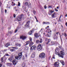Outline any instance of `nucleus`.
<instances>
[{
  "label": "nucleus",
  "mask_w": 67,
  "mask_h": 67,
  "mask_svg": "<svg viewBox=\"0 0 67 67\" xmlns=\"http://www.w3.org/2000/svg\"><path fill=\"white\" fill-rule=\"evenodd\" d=\"M65 16H67V14H66L65 15Z\"/></svg>",
  "instance_id": "obj_60"
},
{
  "label": "nucleus",
  "mask_w": 67,
  "mask_h": 67,
  "mask_svg": "<svg viewBox=\"0 0 67 67\" xmlns=\"http://www.w3.org/2000/svg\"><path fill=\"white\" fill-rule=\"evenodd\" d=\"M35 19H36V20H37V18H36V16H35Z\"/></svg>",
  "instance_id": "obj_53"
},
{
  "label": "nucleus",
  "mask_w": 67,
  "mask_h": 67,
  "mask_svg": "<svg viewBox=\"0 0 67 67\" xmlns=\"http://www.w3.org/2000/svg\"><path fill=\"white\" fill-rule=\"evenodd\" d=\"M55 16L54 15L52 14V18H54V17Z\"/></svg>",
  "instance_id": "obj_41"
},
{
  "label": "nucleus",
  "mask_w": 67,
  "mask_h": 67,
  "mask_svg": "<svg viewBox=\"0 0 67 67\" xmlns=\"http://www.w3.org/2000/svg\"><path fill=\"white\" fill-rule=\"evenodd\" d=\"M9 46V43H7L5 45V46L6 47H8V46Z\"/></svg>",
  "instance_id": "obj_22"
},
{
  "label": "nucleus",
  "mask_w": 67,
  "mask_h": 67,
  "mask_svg": "<svg viewBox=\"0 0 67 67\" xmlns=\"http://www.w3.org/2000/svg\"><path fill=\"white\" fill-rule=\"evenodd\" d=\"M36 43L37 44H38V43H40V41H39V40H36Z\"/></svg>",
  "instance_id": "obj_20"
},
{
  "label": "nucleus",
  "mask_w": 67,
  "mask_h": 67,
  "mask_svg": "<svg viewBox=\"0 0 67 67\" xmlns=\"http://www.w3.org/2000/svg\"><path fill=\"white\" fill-rule=\"evenodd\" d=\"M45 54L44 53H41L39 55V58H45Z\"/></svg>",
  "instance_id": "obj_3"
},
{
  "label": "nucleus",
  "mask_w": 67,
  "mask_h": 67,
  "mask_svg": "<svg viewBox=\"0 0 67 67\" xmlns=\"http://www.w3.org/2000/svg\"><path fill=\"white\" fill-rule=\"evenodd\" d=\"M35 52H34L31 55V57L32 58H34V57H35Z\"/></svg>",
  "instance_id": "obj_15"
},
{
  "label": "nucleus",
  "mask_w": 67,
  "mask_h": 67,
  "mask_svg": "<svg viewBox=\"0 0 67 67\" xmlns=\"http://www.w3.org/2000/svg\"><path fill=\"white\" fill-rule=\"evenodd\" d=\"M64 36H65V37L67 36V35L66 34V33H64Z\"/></svg>",
  "instance_id": "obj_35"
},
{
  "label": "nucleus",
  "mask_w": 67,
  "mask_h": 67,
  "mask_svg": "<svg viewBox=\"0 0 67 67\" xmlns=\"http://www.w3.org/2000/svg\"><path fill=\"white\" fill-rule=\"evenodd\" d=\"M55 11H57V12L58 11V10H57V9L56 8H55Z\"/></svg>",
  "instance_id": "obj_42"
},
{
  "label": "nucleus",
  "mask_w": 67,
  "mask_h": 67,
  "mask_svg": "<svg viewBox=\"0 0 67 67\" xmlns=\"http://www.w3.org/2000/svg\"><path fill=\"white\" fill-rule=\"evenodd\" d=\"M25 56H26V57H27V55H26Z\"/></svg>",
  "instance_id": "obj_63"
},
{
  "label": "nucleus",
  "mask_w": 67,
  "mask_h": 67,
  "mask_svg": "<svg viewBox=\"0 0 67 67\" xmlns=\"http://www.w3.org/2000/svg\"><path fill=\"white\" fill-rule=\"evenodd\" d=\"M45 61H44V60H43V61H42V63H43V62H44Z\"/></svg>",
  "instance_id": "obj_61"
},
{
  "label": "nucleus",
  "mask_w": 67,
  "mask_h": 67,
  "mask_svg": "<svg viewBox=\"0 0 67 67\" xmlns=\"http://www.w3.org/2000/svg\"><path fill=\"white\" fill-rule=\"evenodd\" d=\"M1 63H3V57L2 58H1Z\"/></svg>",
  "instance_id": "obj_23"
},
{
  "label": "nucleus",
  "mask_w": 67,
  "mask_h": 67,
  "mask_svg": "<svg viewBox=\"0 0 67 67\" xmlns=\"http://www.w3.org/2000/svg\"><path fill=\"white\" fill-rule=\"evenodd\" d=\"M1 5H2V3L1 2L0 3V6L1 7Z\"/></svg>",
  "instance_id": "obj_43"
},
{
  "label": "nucleus",
  "mask_w": 67,
  "mask_h": 67,
  "mask_svg": "<svg viewBox=\"0 0 67 67\" xmlns=\"http://www.w3.org/2000/svg\"><path fill=\"white\" fill-rule=\"evenodd\" d=\"M4 52H5V51H7V49H5L4 50Z\"/></svg>",
  "instance_id": "obj_54"
},
{
  "label": "nucleus",
  "mask_w": 67,
  "mask_h": 67,
  "mask_svg": "<svg viewBox=\"0 0 67 67\" xmlns=\"http://www.w3.org/2000/svg\"><path fill=\"white\" fill-rule=\"evenodd\" d=\"M34 30V29H32V31H31V32H29V35H31L32 34V31H33V30Z\"/></svg>",
  "instance_id": "obj_16"
},
{
  "label": "nucleus",
  "mask_w": 67,
  "mask_h": 67,
  "mask_svg": "<svg viewBox=\"0 0 67 67\" xmlns=\"http://www.w3.org/2000/svg\"><path fill=\"white\" fill-rule=\"evenodd\" d=\"M26 44L25 45V46H26V45H28V44H29V43H30V41H26Z\"/></svg>",
  "instance_id": "obj_17"
},
{
  "label": "nucleus",
  "mask_w": 67,
  "mask_h": 67,
  "mask_svg": "<svg viewBox=\"0 0 67 67\" xmlns=\"http://www.w3.org/2000/svg\"><path fill=\"white\" fill-rule=\"evenodd\" d=\"M5 13H6L7 12V10H5Z\"/></svg>",
  "instance_id": "obj_52"
},
{
  "label": "nucleus",
  "mask_w": 67,
  "mask_h": 67,
  "mask_svg": "<svg viewBox=\"0 0 67 67\" xmlns=\"http://www.w3.org/2000/svg\"><path fill=\"white\" fill-rule=\"evenodd\" d=\"M36 48V47L35 46H33L30 48V50H35Z\"/></svg>",
  "instance_id": "obj_9"
},
{
  "label": "nucleus",
  "mask_w": 67,
  "mask_h": 67,
  "mask_svg": "<svg viewBox=\"0 0 67 67\" xmlns=\"http://www.w3.org/2000/svg\"><path fill=\"white\" fill-rule=\"evenodd\" d=\"M36 21L37 22H38V20H37V19H36Z\"/></svg>",
  "instance_id": "obj_62"
},
{
  "label": "nucleus",
  "mask_w": 67,
  "mask_h": 67,
  "mask_svg": "<svg viewBox=\"0 0 67 67\" xmlns=\"http://www.w3.org/2000/svg\"><path fill=\"white\" fill-rule=\"evenodd\" d=\"M43 41H42V39L41 38L40 39V40L39 41L40 43H42Z\"/></svg>",
  "instance_id": "obj_21"
},
{
  "label": "nucleus",
  "mask_w": 67,
  "mask_h": 67,
  "mask_svg": "<svg viewBox=\"0 0 67 67\" xmlns=\"http://www.w3.org/2000/svg\"><path fill=\"white\" fill-rule=\"evenodd\" d=\"M12 59L11 58H10V59H9V60L10 62H12Z\"/></svg>",
  "instance_id": "obj_26"
},
{
  "label": "nucleus",
  "mask_w": 67,
  "mask_h": 67,
  "mask_svg": "<svg viewBox=\"0 0 67 67\" xmlns=\"http://www.w3.org/2000/svg\"><path fill=\"white\" fill-rule=\"evenodd\" d=\"M53 38L54 40H55V39H56V38H57V36H56V35H54L53 36Z\"/></svg>",
  "instance_id": "obj_19"
},
{
  "label": "nucleus",
  "mask_w": 67,
  "mask_h": 67,
  "mask_svg": "<svg viewBox=\"0 0 67 67\" xmlns=\"http://www.w3.org/2000/svg\"><path fill=\"white\" fill-rule=\"evenodd\" d=\"M33 11L34 14H35V13H36V12L35 11V10H34Z\"/></svg>",
  "instance_id": "obj_25"
},
{
  "label": "nucleus",
  "mask_w": 67,
  "mask_h": 67,
  "mask_svg": "<svg viewBox=\"0 0 67 67\" xmlns=\"http://www.w3.org/2000/svg\"><path fill=\"white\" fill-rule=\"evenodd\" d=\"M65 25L66 26H67V23L66 22L65 23Z\"/></svg>",
  "instance_id": "obj_50"
},
{
  "label": "nucleus",
  "mask_w": 67,
  "mask_h": 67,
  "mask_svg": "<svg viewBox=\"0 0 67 67\" xmlns=\"http://www.w3.org/2000/svg\"><path fill=\"white\" fill-rule=\"evenodd\" d=\"M29 40H30V41L31 42H30V44H29V46L30 47H31L32 46V45L33 44V42H32V38L31 37H30L29 38Z\"/></svg>",
  "instance_id": "obj_7"
},
{
  "label": "nucleus",
  "mask_w": 67,
  "mask_h": 67,
  "mask_svg": "<svg viewBox=\"0 0 67 67\" xmlns=\"http://www.w3.org/2000/svg\"><path fill=\"white\" fill-rule=\"evenodd\" d=\"M15 3H14L13 4H12V5L13 6V5H15Z\"/></svg>",
  "instance_id": "obj_39"
},
{
  "label": "nucleus",
  "mask_w": 67,
  "mask_h": 67,
  "mask_svg": "<svg viewBox=\"0 0 67 67\" xmlns=\"http://www.w3.org/2000/svg\"><path fill=\"white\" fill-rule=\"evenodd\" d=\"M34 62H35V60H33L32 61V63H34Z\"/></svg>",
  "instance_id": "obj_31"
},
{
  "label": "nucleus",
  "mask_w": 67,
  "mask_h": 67,
  "mask_svg": "<svg viewBox=\"0 0 67 67\" xmlns=\"http://www.w3.org/2000/svg\"><path fill=\"white\" fill-rule=\"evenodd\" d=\"M50 23L49 22H46V24H49Z\"/></svg>",
  "instance_id": "obj_33"
},
{
  "label": "nucleus",
  "mask_w": 67,
  "mask_h": 67,
  "mask_svg": "<svg viewBox=\"0 0 67 67\" xmlns=\"http://www.w3.org/2000/svg\"><path fill=\"white\" fill-rule=\"evenodd\" d=\"M59 8V6H58L57 7V8L58 9Z\"/></svg>",
  "instance_id": "obj_57"
},
{
  "label": "nucleus",
  "mask_w": 67,
  "mask_h": 67,
  "mask_svg": "<svg viewBox=\"0 0 67 67\" xmlns=\"http://www.w3.org/2000/svg\"><path fill=\"white\" fill-rule=\"evenodd\" d=\"M59 63L56 62L54 63V66H56V67H58L59 66Z\"/></svg>",
  "instance_id": "obj_10"
},
{
  "label": "nucleus",
  "mask_w": 67,
  "mask_h": 67,
  "mask_svg": "<svg viewBox=\"0 0 67 67\" xmlns=\"http://www.w3.org/2000/svg\"><path fill=\"white\" fill-rule=\"evenodd\" d=\"M25 63L23 62L22 64V66L23 67H27L26 66H25Z\"/></svg>",
  "instance_id": "obj_14"
},
{
  "label": "nucleus",
  "mask_w": 67,
  "mask_h": 67,
  "mask_svg": "<svg viewBox=\"0 0 67 67\" xmlns=\"http://www.w3.org/2000/svg\"><path fill=\"white\" fill-rule=\"evenodd\" d=\"M59 48H57L55 50V53L56 55H58L59 57H60L63 58H64V55L65 53L64 52L61 51V54L59 53V51H58Z\"/></svg>",
  "instance_id": "obj_2"
},
{
  "label": "nucleus",
  "mask_w": 67,
  "mask_h": 67,
  "mask_svg": "<svg viewBox=\"0 0 67 67\" xmlns=\"http://www.w3.org/2000/svg\"><path fill=\"white\" fill-rule=\"evenodd\" d=\"M26 1H27V2H25V5H27L28 7H31V4H30L29 5H28V0H26Z\"/></svg>",
  "instance_id": "obj_8"
},
{
  "label": "nucleus",
  "mask_w": 67,
  "mask_h": 67,
  "mask_svg": "<svg viewBox=\"0 0 67 67\" xmlns=\"http://www.w3.org/2000/svg\"><path fill=\"white\" fill-rule=\"evenodd\" d=\"M52 8V6L48 5V9H49V8Z\"/></svg>",
  "instance_id": "obj_24"
},
{
  "label": "nucleus",
  "mask_w": 67,
  "mask_h": 67,
  "mask_svg": "<svg viewBox=\"0 0 67 67\" xmlns=\"http://www.w3.org/2000/svg\"><path fill=\"white\" fill-rule=\"evenodd\" d=\"M13 16H14V18H15V14H14L13 15Z\"/></svg>",
  "instance_id": "obj_44"
},
{
  "label": "nucleus",
  "mask_w": 67,
  "mask_h": 67,
  "mask_svg": "<svg viewBox=\"0 0 67 67\" xmlns=\"http://www.w3.org/2000/svg\"><path fill=\"white\" fill-rule=\"evenodd\" d=\"M35 37H36V38H38V37H39V36H38V34H35Z\"/></svg>",
  "instance_id": "obj_12"
},
{
  "label": "nucleus",
  "mask_w": 67,
  "mask_h": 67,
  "mask_svg": "<svg viewBox=\"0 0 67 67\" xmlns=\"http://www.w3.org/2000/svg\"><path fill=\"white\" fill-rule=\"evenodd\" d=\"M5 55L6 56H9V54H5Z\"/></svg>",
  "instance_id": "obj_46"
},
{
  "label": "nucleus",
  "mask_w": 67,
  "mask_h": 67,
  "mask_svg": "<svg viewBox=\"0 0 67 67\" xmlns=\"http://www.w3.org/2000/svg\"><path fill=\"white\" fill-rule=\"evenodd\" d=\"M22 52L19 53L18 56L15 57V59L14 60L13 62V64L14 65H15L17 64L18 60H20L22 58Z\"/></svg>",
  "instance_id": "obj_1"
},
{
  "label": "nucleus",
  "mask_w": 67,
  "mask_h": 67,
  "mask_svg": "<svg viewBox=\"0 0 67 67\" xmlns=\"http://www.w3.org/2000/svg\"><path fill=\"white\" fill-rule=\"evenodd\" d=\"M26 50H27V49H28V47H26Z\"/></svg>",
  "instance_id": "obj_48"
},
{
  "label": "nucleus",
  "mask_w": 67,
  "mask_h": 67,
  "mask_svg": "<svg viewBox=\"0 0 67 67\" xmlns=\"http://www.w3.org/2000/svg\"><path fill=\"white\" fill-rule=\"evenodd\" d=\"M21 44H19V45H18V46H19V47H21Z\"/></svg>",
  "instance_id": "obj_38"
},
{
  "label": "nucleus",
  "mask_w": 67,
  "mask_h": 67,
  "mask_svg": "<svg viewBox=\"0 0 67 67\" xmlns=\"http://www.w3.org/2000/svg\"><path fill=\"white\" fill-rule=\"evenodd\" d=\"M44 8L45 9H46V8H47V7H46V5H45L44 6Z\"/></svg>",
  "instance_id": "obj_28"
},
{
  "label": "nucleus",
  "mask_w": 67,
  "mask_h": 67,
  "mask_svg": "<svg viewBox=\"0 0 67 67\" xmlns=\"http://www.w3.org/2000/svg\"><path fill=\"white\" fill-rule=\"evenodd\" d=\"M17 31H18V30L16 29V30H15V33H16Z\"/></svg>",
  "instance_id": "obj_36"
},
{
  "label": "nucleus",
  "mask_w": 67,
  "mask_h": 67,
  "mask_svg": "<svg viewBox=\"0 0 67 67\" xmlns=\"http://www.w3.org/2000/svg\"><path fill=\"white\" fill-rule=\"evenodd\" d=\"M51 43L52 45H54V44H55V42H51Z\"/></svg>",
  "instance_id": "obj_30"
},
{
  "label": "nucleus",
  "mask_w": 67,
  "mask_h": 67,
  "mask_svg": "<svg viewBox=\"0 0 67 67\" xmlns=\"http://www.w3.org/2000/svg\"><path fill=\"white\" fill-rule=\"evenodd\" d=\"M19 45V44L18 43L15 44V46H18V45Z\"/></svg>",
  "instance_id": "obj_32"
},
{
  "label": "nucleus",
  "mask_w": 67,
  "mask_h": 67,
  "mask_svg": "<svg viewBox=\"0 0 67 67\" xmlns=\"http://www.w3.org/2000/svg\"><path fill=\"white\" fill-rule=\"evenodd\" d=\"M42 24H46V22L44 21L43 22Z\"/></svg>",
  "instance_id": "obj_37"
},
{
  "label": "nucleus",
  "mask_w": 67,
  "mask_h": 67,
  "mask_svg": "<svg viewBox=\"0 0 67 67\" xmlns=\"http://www.w3.org/2000/svg\"><path fill=\"white\" fill-rule=\"evenodd\" d=\"M2 23H3V19H2Z\"/></svg>",
  "instance_id": "obj_51"
},
{
  "label": "nucleus",
  "mask_w": 67,
  "mask_h": 67,
  "mask_svg": "<svg viewBox=\"0 0 67 67\" xmlns=\"http://www.w3.org/2000/svg\"><path fill=\"white\" fill-rule=\"evenodd\" d=\"M23 15L21 14L20 15H19L17 18V19L18 21H20L21 20V19L23 18Z\"/></svg>",
  "instance_id": "obj_4"
},
{
  "label": "nucleus",
  "mask_w": 67,
  "mask_h": 67,
  "mask_svg": "<svg viewBox=\"0 0 67 67\" xmlns=\"http://www.w3.org/2000/svg\"><path fill=\"white\" fill-rule=\"evenodd\" d=\"M48 40V42H47L46 43V44H48L49 42H50V41H51V39H49L47 38H46V41H47Z\"/></svg>",
  "instance_id": "obj_11"
},
{
  "label": "nucleus",
  "mask_w": 67,
  "mask_h": 67,
  "mask_svg": "<svg viewBox=\"0 0 67 67\" xmlns=\"http://www.w3.org/2000/svg\"><path fill=\"white\" fill-rule=\"evenodd\" d=\"M9 33H10V34H11L12 33V32H11V31H10L9 32Z\"/></svg>",
  "instance_id": "obj_58"
},
{
  "label": "nucleus",
  "mask_w": 67,
  "mask_h": 67,
  "mask_svg": "<svg viewBox=\"0 0 67 67\" xmlns=\"http://www.w3.org/2000/svg\"><path fill=\"white\" fill-rule=\"evenodd\" d=\"M42 47L41 44H39L38 46L37 47V49L38 51H40L42 50Z\"/></svg>",
  "instance_id": "obj_5"
},
{
  "label": "nucleus",
  "mask_w": 67,
  "mask_h": 67,
  "mask_svg": "<svg viewBox=\"0 0 67 67\" xmlns=\"http://www.w3.org/2000/svg\"><path fill=\"white\" fill-rule=\"evenodd\" d=\"M42 29H41V30L40 31V32H41V31H42Z\"/></svg>",
  "instance_id": "obj_55"
},
{
  "label": "nucleus",
  "mask_w": 67,
  "mask_h": 67,
  "mask_svg": "<svg viewBox=\"0 0 67 67\" xmlns=\"http://www.w3.org/2000/svg\"><path fill=\"white\" fill-rule=\"evenodd\" d=\"M53 14V15H55V12Z\"/></svg>",
  "instance_id": "obj_56"
},
{
  "label": "nucleus",
  "mask_w": 67,
  "mask_h": 67,
  "mask_svg": "<svg viewBox=\"0 0 67 67\" xmlns=\"http://www.w3.org/2000/svg\"><path fill=\"white\" fill-rule=\"evenodd\" d=\"M10 51H11V52H13L14 51V49H12L10 50Z\"/></svg>",
  "instance_id": "obj_27"
},
{
  "label": "nucleus",
  "mask_w": 67,
  "mask_h": 67,
  "mask_svg": "<svg viewBox=\"0 0 67 67\" xmlns=\"http://www.w3.org/2000/svg\"><path fill=\"white\" fill-rule=\"evenodd\" d=\"M60 62L62 63V65L63 66H64L65 65V64H64V62L63 61H60Z\"/></svg>",
  "instance_id": "obj_18"
},
{
  "label": "nucleus",
  "mask_w": 67,
  "mask_h": 67,
  "mask_svg": "<svg viewBox=\"0 0 67 67\" xmlns=\"http://www.w3.org/2000/svg\"><path fill=\"white\" fill-rule=\"evenodd\" d=\"M15 48L16 49H18V47H15Z\"/></svg>",
  "instance_id": "obj_40"
},
{
  "label": "nucleus",
  "mask_w": 67,
  "mask_h": 67,
  "mask_svg": "<svg viewBox=\"0 0 67 67\" xmlns=\"http://www.w3.org/2000/svg\"><path fill=\"white\" fill-rule=\"evenodd\" d=\"M20 39H22L23 40H24L27 38V37L24 36H22L20 37Z\"/></svg>",
  "instance_id": "obj_6"
},
{
  "label": "nucleus",
  "mask_w": 67,
  "mask_h": 67,
  "mask_svg": "<svg viewBox=\"0 0 67 67\" xmlns=\"http://www.w3.org/2000/svg\"><path fill=\"white\" fill-rule=\"evenodd\" d=\"M0 67H1V66H2V65L1 64H0Z\"/></svg>",
  "instance_id": "obj_47"
},
{
  "label": "nucleus",
  "mask_w": 67,
  "mask_h": 67,
  "mask_svg": "<svg viewBox=\"0 0 67 67\" xmlns=\"http://www.w3.org/2000/svg\"><path fill=\"white\" fill-rule=\"evenodd\" d=\"M3 67H5V66H4V65H3Z\"/></svg>",
  "instance_id": "obj_64"
},
{
  "label": "nucleus",
  "mask_w": 67,
  "mask_h": 67,
  "mask_svg": "<svg viewBox=\"0 0 67 67\" xmlns=\"http://www.w3.org/2000/svg\"><path fill=\"white\" fill-rule=\"evenodd\" d=\"M50 12H51V14H52V13H53V12H54V11H52V10H51V11H50Z\"/></svg>",
  "instance_id": "obj_34"
},
{
  "label": "nucleus",
  "mask_w": 67,
  "mask_h": 67,
  "mask_svg": "<svg viewBox=\"0 0 67 67\" xmlns=\"http://www.w3.org/2000/svg\"><path fill=\"white\" fill-rule=\"evenodd\" d=\"M58 32H57L56 33V34H57L58 35Z\"/></svg>",
  "instance_id": "obj_59"
},
{
  "label": "nucleus",
  "mask_w": 67,
  "mask_h": 67,
  "mask_svg": "<svg viewBox=\"0 0 67 67\" xmlns=\"http://www.w3.org/2000/svg\"><path fill=\"white\" fill-rule=\"evenodd\" d=\"M60 37L61 38V41H62V37H61V35L60 34Z\"/></svg>",
  "instance_id": "obj_45"
},
{
  "label": "nucleus",
  "mask_w": 67,
  "mask_h": 67,
  "mask_svg": "<svg viewBox=\"0 0 67 67\" xmlns=\"http://www.w3.org/2000/svg\"><path fill=\"white\" fill-rule=\"evenodd\" d=\"M30 22V21H28L27 22L26 25H25L26 26H29V23Z\"/></svg>",
  "instance_id": "obj_13"
},
{
  "label": "nucleus",
  "mask_w": 67,
  "mask_h": 67,
  "mask_svg": "<svg viewBox=\"0 0 67 67\" xmlns=\"http://www.w3.org/2000/svg\"><path fill=\"white\" fill-rule=\"evenodd\" d=\"M52 58L55 59V56H54V55L53 56V57Z\"/></svg>",
  "instance_id": "obj_49"
},
{
  "label": "nucleus",
  "mask_w": 67,
  "mask_h": 67,
  "mask_svg": "<svg viewBox=\"0 0 67 67\" xmlns=\"http://www.w3.org/2000/svg\"><path fill=\"white\" fill-rule=\"evenodd\" d=\"M18 5L19 7H20V2H18Z\"/></svg>",
  "instance_id": "obj_29"
}]
</instances>
